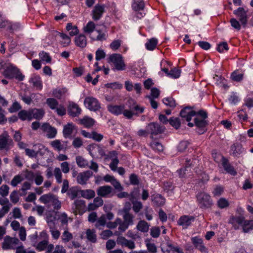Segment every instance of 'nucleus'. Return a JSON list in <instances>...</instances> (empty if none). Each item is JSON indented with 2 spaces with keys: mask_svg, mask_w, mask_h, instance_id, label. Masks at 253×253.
I'll return each mask as SVG.
<instances>
[{
  "mask_svg": "<svg viewBox=\"0 0 253 253\" xmlns=\"http://www.w3.org/2000/svg\"><path fill=\"white\" fill-rule=\"evenodd\" d=\"M134 217V216L132 214L127 212L126 213H124V221H122L120 218H117L114 222H112V230L118 226V231H115L114 233L112 231V235L113 234L119 235L125 231L129 226L133 224Z\"/></svg>",
  "mask_w": 253,
  "mask_h": 253,
  "instance_id": "obj_1",
  "label": "nucleus"
},
{
  "mask_svg": "<svg viewBox=\"0 0 253 253\" xmlns=\"http://www.w3.org/2000/svg\"><path fill=\"white\" fill-rule=\"evenodd\" d=\"M128 109H125L124 116L128 119H130L134 115H138L144 111V107L138 105L132 99L129 98L126 103Z\"/></svg>",
  "mask_w": 253,
  "mask_h": 253,
  "instance_id": "obj_2",
  "label": "nucleus"
},
{
  "mask_svg": "<svg viewBox=\"0 0 253 253\" xmlns=\"http://www.w3.org/2000/svg\"><path fill=\"white\" fill-rule=\"evenodd\" d=\"M3 74L6 78L10 79L15 78L19 81H22L24 79V76L22 75L19 69L11 64L5 67Z\"/></svg>",
  "mask_w": 253,
  "mask_h": 253,
  "instance_id": "obj_3",
  "label": "nucleus"
},
{
  "mask_svg": "<svg viewBox=\"0 0 253 253\" xmlns=\"http://www.w3.org/2000/svg\"><path fill=\"white\" fill-rule=\"evenodd\" d=\"M199 207L203 209L210 208L213 205L212 200L210 195L205 192L199 193L196 195Z\"/></svg>",
  "mask_w": 253,
  "mask_h": 253,
  "instance_id": "obj_4",
  "label": "nucleus"
},
{
  "mask_svg": "<svg viewBox=\"0 0 253 253\" xmlns=\"http://www.w3.org/2000/svg\"><path fill=\"white\" fill-rule=\"evenodd\" d=\"M112 63L113 64L112 69L114 71H124L126 68L123 57L120 54H112Z\"/></svg>",
  "mask_w": 253,
  "mask_h": 253,
  "instance_id": "obj_5",
  "label": "nucleus"
},
{
  "mask_svg": "<svg viewBox=\"0 0 253 253\" xmlns=\"http://www.w3.org/2000/svg\"><path fill=\"white\" fill-rule=\"evenodd\" d=\"M13 142L7 131H4L0 135V150L8 151L12 146Z\"/></svg>",
  "mask_w": 253,
  "mask_h": 253,
  "instance_id": "obj_6",
  "label": "nucleus"
},
{
  "mask_svg": "<svg viewBox=\"0 0 253 253\" xmlns=\"http://www.w3.org/2000/svg\"><path fill=\"white\" fill-rule=\"evenodd\" d=\"M149 133L151 134V137L153 138L154 136L163 133L165 131V127L163 126H161L157 123H151L149 124L147 126Z\"/></svg>",
  "mask_w": 253,
  "mask_h": 253,
  "instance_id": "obj_7",
  "label": "nucleus"
},
{
  "mask_svg": "<svg viewBox=\"0 0 253 253\" xmlns=\"http://www.w3.org/2000/svg\"><path fill=\"white\" fill-rule=\"evenodd\" d=\"M207 118V113L204 110L197 112L196 117L194 119L195 126L199 128L205 127L207 124L206 119Z\"/></svg>",
  "mask_w": 253,
  "mask_h": 253,
  "instance_id": "obj_8",
  "label": "nucleus"
},
{
  "mask_svg": "<svg viewBox=\"0 0 253 253\" xmlns=\"http://www.w3.org/2000/svg\"><path fill=\"white\" fill-rule=\"evenodd\" d=\"M162 250L164 253H183L178 246L175 245L170 241L163 244Z\"/></svg>",
  "mask_w": 253,
  "mask_h": 253,
  "instance_id": "obj_9",
  "label": "nucleus"
},
{
  "mask_svg": "<svg viewBox=\"0 0 253 253\" xmlns=\"http://www.w3.org/2000/svg\"><path fill=\"white\" fill-rule=\"evenodd\" d=\"M41 129L43 132L46 133V136L49 139L55 138L57 133V129L48 123H43L41 126Z\"/></svg>",
  "mask_w": 253,
  "mask_h": 253,
  "instance_id": "obj_10",
  "label": "nucleus"
},
{
  "mask_svg": "<svg viewBox=\"0 0 253 253\" xmlns=\"http://www.w3.org/2000/svg\"><path fill=\"white\" fill-rule=\"evenodd\" d=\"M84 104L90 111H96L100 108L98 100L93 97H86L84 100Z\"/></svg>",
  "mask_w": 253,
  "mask_h": 253,
  "instance_id": "obj_11",
  "label": "nucleus"
},
{
  "mask_svg": "<svg viewBox=\"0 0 253 253\" xmlns=\"http://www.w3.org/2000/svg\"><path fill=\"white\" fill-rule=\"evenodd\" d=\"M233 13L238 18L242 25L244 27L247 26L248 22L247 11L243 7H239L233 11Z\"/></svg>",
  "mask_w": 253,
  "mask_h": 253,
  "instance_id": "obj_12",
  "label": "nucleus"
},
{
  "mask_svg": "<svg viewBox=\"0 0 253 253\" xmlns=\"http://www.w3.org/2000/svg\"><path fill=\"white\" fill-rule=\"evenodd\" d=\"M107 219H111V212H108L106 214H103L98 218L95 224L96 228L99 229H102V227H104L106 224L108 228H111V222L106 223Z\"/></svg>",
  "mask_w": 253,
  "mask_h": 253,
  "instance_id": "obj_13",
  "label": "nucleus"
},
{
  "mask_svg": "<svg viewBox=\"0 0 253 253\" xmlns=\"http://www.w3.org/2000/svg\"><path fill=\"white\" fill-rule=\"evenodd\" d=\"M118 153L116 151H112V170L114 172H117L119 174L123 175L125 172V170L123 167H117L119 163V160L117 157Z\"/></svg>",
  "mask_w": 253,
  "mask_h": 253,
  "instance_id": "obj_14",
  "label": "nucleus"
},
{
  "mask_svg": "<svg viewBox=\"0 0 253 253\" xmlns=\"http://www.w3.org/2000/svg\"><path fill=\"white\" fill-rule=\"evenodd\" d=\"M19 242V241L17 238L6 236L5 237L2 243V248L4 250L14 249Z\"/></svg>",
  "mask_w": 253,
  "mask_h": 253,
  "instance_id": "obj_15",
  "label": "nucleus"
},
{
  "mask_svg": "<svg viewBox=\"0 0 253 253\" xmlns=\"http://www.w3.org/2000/svg\"><path fill=\"white\" fill-rule=\"evenodd\" d=\"M197 112L193 110L191 107H186L181 110L180 112V117L185 119L186 121L189 122L192 117L196 116Z\"/></svg>",
  "mask_w": 253,
  "mask_h": 253,
  "instance_id": "obj_16",
  "label": "nucleus"
},
{
  "mask_svg": "<svg viewBox=\"0 0 253 253\" xmlns=\"http://www.w3.org/2000/svg\"><path fill=\"white\" fill-rule=\"evenodd\" d=\"M75 214H82L85 211V201L83 200H76L72 207Z\"/></svg>",
  "mask_w": 253,
  "mask_h": 253,
  "instance_id": "obj_17",
  "label": "nucleus"
},
{
  "mask_svg": "<svg viewBox=\"0 0 253 253\" xmlns=\"http://www.w3.org/2000/svg\"><path fill=\"white\" fill-rule=\"evenodd\" d=\"M132 7L134 10L138 11L136 13V17L138 18H141L144 16L145 13L143 11H139L142 10L144 7V2L141 0H133V2L132 4Z\"/></svg>",
  "mask_w": 253,
  "mask_h": 253,
  "instance_id": "obj_18",
  "label": "nucleus"
},
{
  "mask_svg": "<svg viewBox=\"0 0 253 253\" xmlns=\"http://www.w3.org/2000/svg\"><path fill=\"white\" fill-rule=\"evenodd\" d=\"M81 132L82 135L84 137L92 139L97 142L101 141L103 138L102 134L98 133L95 131H92L90 132H88L85 130H82Z\"/></svg>",
  "mask_w": 253,
  "mask_h": 253,
  "instance_id": "obj_19",
  "label": "nucleus"
},
{
  "mask_svg": "<svg viewBox=\"0 0 253 253\" xmlns=\"http://www.w3.org/2000/svg\"><path fill=\"white\" fill-rule=\"evenodd\" d=\"M192 244L195 248L199 250L202 253H208V249L203 244L202 238L198 237H194L191 239Z\"/></svg>",
  "mask_w": 253,
  "mask_h": 253,
  "instance_id": "obj_20",
  "label": "nucleus"
},
{
  "mask_svg": "<svg viewBox=\"0 0 253 253\" xmlns=\"http://www.w3.org/2000/svg\"><path fill=\"white\" fill-rule=\"evenodd\" d=\"M245 218L243 216H232L230 217L229 223L232 225L235 230L239 229V225L242 226Z\"/></svg>",
  "mask_w": 253,
  "mask_h": 253,
  "instance_id": "obj_21",
  "label": "nucleus"
},
{
  "mask_svg": "<svg viewBox=\"0 0 253 253\" xmlns=\"http://www.w3.org/2000/svg\"><path fill=\"white\" fill-rule=\"evenodd\" d=\"M118 244L123 247H126L129 249L132 250L135 248L134 242L131 240H128L123 236H118L116 240Z\"/></svg>",
  "mask_w": 253,
  "mask_h": 253,
  "instance_id": "obj_22",
  "label": "nucleus"
},
{
  "mask_svg": "<svg viewBox=\"0 0 253 253\" xmlns=\"http://www.w3.org/2000/svg\"><path fill=\"white\" fill-rule=\"evenodd\" d=\"M92 175V172L89 170L79 173L77 177L78 183L81 185L85 184Z\"/></svg>",
  "mask_w": 253,
  "mask_h": 253,
  "instance_id": "obj_23",
  "label": "nucleus"
},
{
  "mask_svg": "<svg viewBox=\"0 0 253 253\" xmlns=\"http://www.w3.org/2000/svg\"><path fill=\"white\" fill-rule=\"evenodd\" d=\"M76 129V126L72 123H68L65 125L63 129V135L66 138H71L72 134Z\"/></svg>",
  "mask_w": 253,
  "mask_h": 253,
  "instance_id": "obj_24",
  "label": "nucleus"
},
{
  "mask_svg": "<svg viewBox=\"0 0 253 253\" xmlns=\"http://www.w3.org/2000/svg\"><path fill=\"white\" fill-rule=\"evenodd\" d=\"M104 12V6L99 4H96L92 11V19L95 21L98 20L101 17Z\"/></svg>",
  "mask_w": 253,
  "mask_h": 253,
  "instance_id": "obj_25",
  "label": "nucleus"
},
{
  "mask_svg": "<svg viewBox=\"0 0 253 253\" xmlns=\"http://www.w3.org/2000/svg\"><path fill=\"white\" fill-rule=\"evenodd\" d=\"M195 218L192 216L183 215L178 219L177 223L183 228H187L194 221Z\"/></svg>",
  "mask_w": 253,
  "mask_h": 253,
  "instance_id": "obj_26",
  "label": "nucleus"
},
{
  "mask_svg": "<svg viewBox=\"0 0 253 253\" xmlns=\"http://www.w3.org/2000/svg\"><path fill=\"white\" fill-rule=\"evenodd\" d=\"M68 111L69 115L73 117L78 116L81 113V109L74 102L70 103Z\"/></svg>",
  "mask_w": 253,
  "mask_h": 253,
  "instance_id": "obj_27",
  "label": "nucleus"
},
{
  "mask_svg": "<svg viewBox=\"0 0 253 253\" xmlns=\"http://www.w3.org/2000/svg\"><path fill=\"white\" fill-rule=\"evenodd\" d=\"M80 191L81 189L78 186L71 187L69 189L67 194L73 200L76 198L80 197Z\"/></svg>",
  "mask_w": 253,
  "mask_h": 253,
  "instance_id": "obj_28",
  "label": "nucleus"
},
{
  "mask_svg": "<svg viewBox=\"0 0 253 253\" xmlns=\"http://www.w3.org/2000/svg\"><path fill=\"white\" fill-rule=\"evenodd\" d=\"M222 165L227 172L233 175L236 174V171L234 168L229 164L228 160L224 157H222Z\"/></svg>",
  "mask_w": 253,
  "mask_h": 253,
  "instance_id": "obj_29",
  "label": "nucleus"
},
{
  "mask_svg": "<svg viewBox=\"0 0 253 253\" xmlns=\"http://www.w3.org/2000/svg\"><path fill=\"white\" fill-rule=\"evenodd\" d=\"M29 82L39 90L42 88V83L41 77L38 75L33 76L29 80Z\"/></svg>",
  "mask_w": 253,
  "mask_h": 253,
  "instance_id": "obj_30",
  "label": "nucleus"
},
{
  "mask_svg": "<svg viewBox=\"0 0 253 253\" xmlns=\"http://www.w3.org/2000/svg\"><path fill=\"white\" fill-rule=\"evenodd\" d=\"M97 194L101 197H106L108 195L111 193V186H100L96 190Z\"/></svg>",
  "mask_w": 253,
  "mask_h": 253,
  "instance_id": "obj_31",
  "label": "nucleus"
},
{
  "mask_svg": "<svg viewBox=\"0 0 253 253\" xmlns=\"http://www.w3.org/2000/svg\"><path fill=\"white\" fill-rule=\"evenodd\" d=\"M32 116V119L34 118L37 120L42 119L45 114L43 109L34 108L30 109Z\"/></svg>",
  "mask_w": 253,
  "mask_h": 253,
  "instance_id": "obj_32",
  "label": "nucleus"
},
{
  "mask_svg": "<svg viewBox=\"0 0 253 253\" xmlns=\"http://www.w3.org/2000/svg\"><path fill=\"white\" fill-rule=\"evenodd\" d=\"M67 89L66 88H56L53 90V96L58 99H61L65 97Z\"/></svg>",
  "mask_w": 253,
  "mask_h": 253,
  "instance_id": "obj_33",
  "label": "nucleus"
},
{
  "mask_svg": "<svg viewBox=\"0 0 253 253\" xmlns=\"http://www.w3.org/2000/svg\"><path fill=\"white\" fill-rule=\"evenodd\" d=\"M75 42L76 45L80 47L84 48L86 46V38L83 34H81L76 37Z\"/></svg>",
  "mask_w": 253,
  "mask_h": 253,
  "instance_id": "obj_34",
  "label": "nucleus"
},
{
  "mask_svg": "<svg viewBox=\"0 0 253 253\" xmlns=\"http://www.w3.org/2000/svg\"><path fill=\"white\" fill-rule=\"evenodd\" d=\"M152 201L158 207H160L165 203V199L160 194H154L152 196Z\"/></svg>",
  "mask_w": 253,
  "mask_h": 253,
  "instance_id": "obj_35",
  "label": "nucleus"
},
{
  "mask_svg": "<svg viewBox=\"0 0 253 253\" xmlns=\"http://www.w3.org/2000/svg\"><path fill=\"white\" fill-rule=\"evenodd\" d=\"M231 151L235 157H238L244 151L242 146L240 143H235L231 147Z\"/></svg>",
  "mask_w": 253,
  "mask_h": 253,
  "instance_id": "obj_36",
  "label": "nucleus"
},
{
  "mask_svg": "<svg viewBox=\"0 0 253 253\" xmlns=\"http://www.w3.org/2000/svg\"><path fill=\"white\" fill-rule=\"evenodd\" d=\"M80 123L84 127L90 128L94 125L95 121L93 119L86 116L80 120Z\"/></svg>",
  "mask_w": 253,
  "mask_h": 253,
  "instance_id": "obj_37",
  "label": "nucleus"
},
{
  "mask_svg": "<svg viewBox=\"0 0 253 253\" xmlns=\"http://www.w3.org/2000/svg\"><path fill=\"white\" fill-rule=\"evenodd\" d=\"M95 193L94 191L91 189L81 190L80 197L86 199H90L95 197Z\"/></svg>",
  "mask_w": 253,
  "mask_h": 253,
  "instance_id": "obj_38",
  "label": "nucleus"
},
{
  "mask_svg": "<svg viewBox=\"0 0 253 253\" xmlns=\"http://www.w3.org/2000/svg\"><path fill=\"white\" fill-rule=\"evenodd\" d=\"M6 28L7 30L12 33L19 30L21 29V25L19 23H13L7 20V23L6 24Z\"/></svg>",
  "mask_w": 253,
  "mask_h": 253,
  "instance_id": "obj_39",
  "label": "nucleus"
},
{
  "mask_svg": "<svg viewBox=\"0 0 253 253\" xmlns=\"http://www.w3.org/2000/svg\"><path fill=\"white\" fill-rule=\"evenodd\" d=\"M50 144L54 149L58 151L66 149V144H62L61 141L58 139L51 141Z\"/></svg>",
  "mask_w": 253,
  "mask_h": 253,
  "instance_id": "obj_40",
  "label": "nucleus"
},
{
  "mask_svg": "<svg viewBox=\"0 0 253 253\" xmlns=\"http://www.w3.org/2000/svg\"><path fill=\"white\" fill-rule=\"evenodd\" d=\"M18 117L22 121H25L26 120L31 121L32 120V116L30 109L28 111L21 110L18 114Z\"/></svg>",
  "mask_w": 253,
  "mask_h": 253,
  "instance_id": "obj_41",
  "label": "nucleus"
},
{
  "mask_svg": "<svg viewBox=\"0 0 253 253\" xmlns=\"http://www.w3.org/2000/svg\"><path fill=\"white\" fill-rule=\"evenodd\" d=\"M58 219L61 222V227L64 229V227H68V219H70V218H68L67 214L65 212L61 213L58 216Z\"/></svg>",
  "mask_w": 253,
  "mask_h": 253,
  "instance_id": "obj_42",
  "label": "nucleus"
},
{
  "mask_svg": "<svg viewBox=\"0 0 253 253\" xmlns=\"http://www.w3.org/2000/svg\"><path fill=\"white\" fill-rule=\"evenodd\" d=\"M86 237L87 239L91 243L96 242V232L94 229H87L86 231Z\"/></svg>",
  "mask_w": 253,
  "mask_h": 253,
  "instance_id": "obj_43",
  "label": "nucleus"
},
{
  "mask_svg": "<svg viewBox=\"0 0 253 253\" xmlns=\"http://www.w3.org/2000/svg\"><path fill=\"white\" fill-rule=\"evenodd\" d=\"M98 149H99V145L95 143L89 145L87 148L89 154L93 157H97Z\"/></svg>",
  "mask_w": 253,
  "mask_h": 253,
  "instance_id": "obj_44",
  "label": "nucleus"
},
{
  "mask_svg": "<svg viewBox=\"0 0 253 253\" xmlns=\"http://www.w3.org/2000/svg\"><path fill=\"white\" fill-rule=\"evenodd\" d=\"M242 227L244 233H249L251 230H253V220L245 219Z\"/></svg>",
  "mask_w": 253,
  "mask_h": 253,
  "instance_id": "obj_45",
  "label": "nucleus"
},
{
  "mask_svg": "<svg viewBox=\"0 0 253 253\" xmlns=\"http://www.w3.org/2000/svg\"><path fill=\"white\" fill-rule=\"evenodd\" d=\"M150 225L144 220H140L137 225V229L142 232H147L149 229Z\"/></svg>",
  "mask_w": 253,
  "mask_h": 253,
  "instance_id": "obj_46",
  "label": "nucleus"
},
{
  "mask_svg": "<svg viewBox=\"0 0 253 253\" xmlns=\"http://www.w3.org/2000/svg\"><path fill=\"white\" fill-rule=\"evenodd\" d=\"M64 231L62 233V240L63 243L69 242L73 239V235L68 231V228L64 227Z\"/></svg>",
  "mask_w": 253,
  "mask_h": 253,
  "instance_id": "obj_47",
  "label": "nucleus"
},
{
  "mask_svg": "<svg viewBox=\"0 0 253 253\" xmlns=\"http://www.w3.org/2000/svg\"><path fill=\"white\" fill-rule=\"evenodd\" d=\"M46 103L48 106L53 110H55L56 108L60 105L58 101L54 98H48L46 100Z\"/></svg>",
  "mask_w": 253,
  "mask_h": 253,
  "instance_id": "obj_48",
  "label": "nucleus"
},
{
  "mask_svg": "<svg viewBox=\"0 0 253 253\" xmlns=\"http://www.w3.org/2000/svg\"><path fill=\"white\" fill-rule=\"evenodd\" d=\"M157 43L158 40L155 38H152L145 43V46L148 50H153L155 48Z\"/></svg>",
  "mask_w": 253,
  "mask_h": 253,
  "instance_id": "obj_49",
  "label": "nucleus"
},
{
  "mask_svg": "<svg viewBox=\"0 0 253 253\" xmlns=\"http://www.w3.org/2000/svg\"><path fill=\"white\" fill-rule=\"evenodd\" d=\"M76 160L78 166L80 168H85L88 165L87 161L82 156H77Z\"/></svg>",
  "mask_w": 253,
  "mask_h": 253,
  "instance_id": "obj_50",
  "label": "nucleus"
},
{
  "mask_svg": "<svg viewBox=\"0 0 253 253\" xmlns=\"http://www.w3.org/2000/svg\"><path fill=\"white\" fill-rule=\"evenodd\" d=\"M190 171L189 166H186L183 168H181L177 171V173L178 174V176L181 177H185L188 174H189Z\"/></svg>",
  "mask_w": 253,
  "mask_h": 253,
  "instance_id": "obj_51",
  "label": "nucleus"
},
{
  "mask_svg": "<svg viewBox=\"0 0 253 253\" xmlns=\"http://www.w3.org/2000/svg\"><path fill=\"white\" fill-rule=\"evenodd\" d=\"M213 79L216 82V83L217 85H220L221 86L223 87L224 88H228V86L226 84V80L224 78L221 77V76L215 75Z\"/></svg>",
  "mask_w": 253,
  "mask_h": 253,
  "instance_id": "obj_52",
  "label": "nucleus"
},
{
  "mask_svg": "<svg viewBox=\"0 0 253 253\" xmlns=\"http://www.w3.org/2000/svg\"><path fill=\"white\" fill-rule=\"evenodd\" d=\"M125 110L124 106H112V113L119 115L121 114H124V112Z\"/></svg>",
  "mask_w": 253,
  "mask_h": 253,
  "instance_id": "obj_53",
  "label": "nucleus"
},
{
  "mask_svg": "<svg viewBox=\"0 0 253 253\" xmlns=\"http://www.w3.org/2000/svg\"><path fill=\"white\" fill-rule=\"evenodd\" d=\"M54 195L52 194H44L40 198V201L44 204L51 203Z\"/></svg>",
  "mask_w": 253,
  "mask_h": 253,
  "instance_id": "obj_54",
  "label": "nucleus"
},
{
  "mask_svg": "<svg viewBox=\"0 0 253 253\" xmlns=\"http://www.w3.org/2000/svg\"><path fill=\"white\" fill-rule=\"evenodd\" d=\"M217 205L220 209H224L229 206V203L225 198H221L218 200Z\"/></svg>",
  "mask_w": 253,
  "mask_h": 253,
  "instance_id": "obj_55",
  "label": "nucleus"
},
{
  "mask_svg": "<svg viewBox=\"0 0 253 253\" xmlns=\"http://www.w3.org/2000/svg\"><path fill=\"white\" fill-rule=\"evenodd\" d=\"M95 25L92 21H89L86 25L84 28V31L85 33L90 34L92 33L95 29Z\"/></svg>",
  "mask_w": 253,
  "mask_h": 253,
  "instance_id": "obj_56",
  "label": "nucleus"
},
{
  "mask_svg": "<svg viewBox=\"0 0 253 253\" xmlns=\"http://www.w3.org/2000/svg\"><path fill=\"white\" fill-rule=\"evenodd\" d=\"M231 78L234 81L240 82L243 80V74L239 73L238 71H235L232 73Z\"/></svg>",
  "mask_w": 253,
  "mask_h": 253,
  "instance_id": "obj_57",
  "label": "nucleus"
},
{
  "mask_svg": "<svg viewBox=\"0 0 253 253\" xmlns=\"http://www.w3.org/2000/svg\"><path fill=\"white\" fill-rule=\"evenodd\" d=\"M112 185L114 186L115 190L118 192L122 191L124 188L121 183L117 181L114 176H112Z\"/></svg>",
  "mask_w": 253,
  "mask_h": 253,
  "instance_id": "obj_58",
  "label": "nucleus"
},
{
  "mask_svg": "<svg viewBox=\"0 0 253 253\" xmlns=\"http://www.w3.org/2000/svg\"><path fill=\"white\" fill-rule=\"evenodd\" d=\"M23 180V178L21 175L18 174L14 176L10 182V184L13 187H16L18 184L20 183Z\"/></svg>",
  "mask_w": 253,
  "mask_h": 253,
  "instance_id": "obj_59",
  "label": "nucleus"
},
{
  "mask_svg": "<svg viewBox=\"0 0 253 253\" xmlns=\"http://www.w3.org/2000/svg\"><path fill=\"white\" fill-rule=\"evenodd\" d=\"M49 228L52 238L55 240H57L60 235V231L55 228V226L49 227Z\"/></svg>",
  "mask_w": 253,
  "mask_h": 253,
  "instance_id": "obj_60",
  "label": "nucleus"
},
{
  "mask_svg": "<svg viewBox=\"0 0 253 253\" xmlns=\"http://www.w3.org/2000/svg\"><path fill=\"white\" fill-rule=\"evenodd\" d=\"M180 70L174 68L170 71L168 76L172 78L176 79L180 77Z\"/></svg>",
  "mask_w": 253,
  "mask_h": 253,
  "instance_id": "obj_61",
  "label": "nucleus"
},
{
  "mask_svg": "<svg viewBox=\"0 0 253 253\" xmlns=\"http://www.w3.org/2000/svg\"><path fill=\"white\" fill-rule=\"evenodd\" d=\"M48 244V240H43L42 241L40 242L37 247L36 249L39 251H42L44 250L46 246H47Z\"/></svg>",
  "mask_w": 253,
  "mask_h": 253,
  "instance_id": "obj_62",
  "label": "nucleus"
},
{
  "mask_svg": "<svg viewBox=\"0 0 253 253\" xmlns=\"http://www.w3.org/2000/svg\"><path fill=\"white\" fill-rule=\"evenodd\" d=\"M151 148L158 152H162L163 150V146L160 143L158 142L153 141L150 143Z\"/></svg>",
  "mask_w": 253,
  "mask_h": 253,
  "instance_id": "obj_63",
  "label": "nucleus"
},
{
  "mask_svg": "<svg viewBox=\"0 0 253 253\" xmlns=\"http://www.w3.org/2000/svg\"><path fill=\"white\" fill-rule=\"evenodd\" d=\"M39 56L42 61H45L47 63H50L51 62V58L48 53L42 51L40 52Z\"/></svg>",
  "mask_w": 253,
  "mask_h": 253,
  "instance_id": "obj_64",
  "label": "nucleus"
}]
</instances>
